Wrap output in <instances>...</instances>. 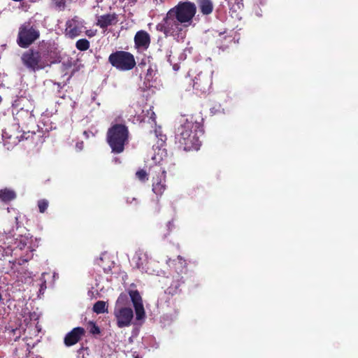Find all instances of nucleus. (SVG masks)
<instances>
[{"instance_id": "nucleus-1", "label": "nucleus", "mask_w": 358, "mask_h": 358, "mask_svg": "<svg viewBox=\"0 0 358 358\" xmlns=\"http://www.w3.org/2000/svg\"><path fill=\"white\" fill-rule=\"evenodd\" d=\"M196 13V6L189 1H179L176 6L171 8L157 24V31L164 34L166 36H179L193 22Z\"/></svg>"}, {"instance_id": "nucleus-2", "label": "nucleus", "mask_w": 358, "mask_h": 358, "mask_svg": "<svg viewBox=\"0 0 358 358\" xmlns=\"http://www.w3.org/2000/svg\"><path fill=\"white\" fill-rule=\"evenodd\" d=\"M199 119L192 115L178 129L176 140L179 148L185 151L198 150L201 145L199 138L203 134V118Z\"/></svg>"}, {"instance_id": "nucleus-3", "label": "nucleus", "mask_w": 358, "mask_h": 358, "mask_svg": "<svg viewBox=\"0 0 358 358\" xmlns=\"http://www.w3.org/2000/svg\"><path fill=\"white\" fill-rule=\"evenodd\" d=\"M129 131L128 127L124 124H114L108 129L106 134V140L115 154L122 153L124 147L129 143Z\"/></svg>"}, {"instance_id": "nucleus-4", "label": "nucleus", "mask_w": 358, "mask_h": 358, "mask_svg": "<svg viewBox=\"0 0 358 358\" xmlns=\"http://www.w3.org/2000/svg\"><path fill=\"white\" fill-rule=\"evenodd\" d=\"M21 60L27 69L34 72L44 69L54 63L48 59V55L45 51L42 52L34 48L24 52Z\"/></svg>"}, {"instance_id": "nucleus-5", "label": "nucleus", "mask_w": 358, "mask_h": 358, "mask_svg": "<svg viewBox=\"0 0 358 358\" xmlns=\"http://www.w3.org/2000/svg\"><path fill=\"white\" fill-rule=\"evenodd\" d=\"M108 62L110 65L120 71L132 70L136 64L133 54L124 50H116L108 57Z\"/></svg>"}, {"instance_id": "nucleus-6", "label": "nucleus", "mask_w": 358, "mask_h": 358, "mask_svg": "<svg viewBox=\"0 0 358 358\" xmlns=\"http://www.w3.org/2000/svg\"><path fill=\"white\" fill-rule=\"evenodd\" d=\"M40 37V31L30 22L22 24L18 30L17 43L22 48H27Z\"/></svg>"}, {"instance_id": "nucleus-7", "label": "nucleus", "mask_w": 358, "mask_h": 358, "mask_svg": "<svg viewBox=\"0 0 358 358\" xmlns=\"http://www.w3.org/2000/svg\"><path fill=\"white\" fill-rule=\"evenodd\" d=\"M192 81V88L195 93L199 94H206L210 92L212 85V77L208 73L200 72L194 79L186 78L185 83L189 84V86L185 87L186 91L190 90L191 82Z\"/></svg>"}, {"instance_id": "nucleus-8", "label": "nucleus", "mask_w": 358, "mask_h": 358, "mask_svg": "<svg viewBox=\"0 0 358 358\" xmlns=\"http://www.w3.org/2000/svg\"><path fill=\"white\" fill-rule=\"evenodd\" d=\"M149 175L152 177V191L157 196H162L166 189V172L159 164H155L149 168Z\"/></svg>"}, {"instance_id": "nucleus-9", "label": "nucleus", "mask_w": 358, "mask_h": 358, "mask_svg": "<svg viewBox=\"0 0 358 358\" xmlns=\"http://www.w3.org/2000/svg\"><path fill=\"white\" fill-rule=\"evenodd\" d=\"M114 315L119 328L130 326L134 317L133 310L129 307L115 308Z\"/></svg>"}, {"instance_id": "nucleus-10", "label": "nucleus", "mask_w": 358, "mask_h": 358, "mask_svg": "<svg viewBox=\"0 0 358 358\" xmlns=\"http://www.w3.org/2000/svg\"><path fill=\"white\" fill-rule=\"evenodd\" d=\"M173 264L174 271L178 274V278L173 282L171 285L173 286L176 289H178L181 283L185 282L183 277L180 275L183 273L187 274V264L186 260L182 256L178 255L177 257V259L173 260Z\"/></svg>"}, {"instance_id": "nucleus-11", "label": "nucleus", "mask_w": 358, "mask_h": 358, "mask_svg": "<svg viewBox=\"0 0 358 358\" xmlns=\"http://www.w3.org/2000/svg\"><path fill=\"white\" fill-rule=\"evenodd\" d=\"M134 47L138 51H145L151 43L150 35L145 30L138 31L134 38Z\"/></svg>"}, {"instance_id": "nucleus-12", "label": "nucleus", "mask_w": 358, "mask_h": 358, "mask_svg": "<svg viewBox=\"0 0 358 358\" xmlns=\"http://www.w3.org/2000/svg\"><path fill=\"white\" fill-rule=\"evenodd\" d=\"M85 335V330L84 328L80 327H75L66 334L64 338V343L67 347L74 345L78 343Z\"/></svg>"}, {"instance_id": "nucleus-13", "label": "nucleus", "mask_w": 358, "mask_h": 358, "mask_svg": "<svg viewBox=\"0 0 358 358\" xmlns=\"http://www.w3.org/2000/svg\"><path fill=\"white\" fill-rule=\"evenodd\" d=\"M117 15L115 13H108L97 17L96 24L101 29H106L108 27L115 25L117 23Z\"/></svg>"}, {"instance_id": "nucleus-14", "label": "nucleus", "mask_w": 358, "mask_h": 358, "mask_svg": "<svg viewBox=\"0 0 358 358\" xmlns=\"http://www.w3.org/2000/svg\"><path fill=\"white\" fill-rule=\"evenodd\" d=\"M66 33L71 38H73L80 34L81 29L78 25L76 20L72 19L66 22Z\"/></svg>"}, {"instance_id": "nucleus-15", "label": "nucleus", "mask_w": 358, "mask_h": 358, "mask_svg": "<svg viewBox=\"0 0 358 358\" xmlns=\"http://www.w3.org/2000/svg\"><path fill=\"white\" fill-rule=\"evenodd\" d=\"M197 4L203 15H210L213 13L214 10L213 0H197Z\"/></svg>"}, {"instance_id": "nucleus-16", "label": "nucleus", "mask_w": 358, "mask_h": 358, "mask_svg": "<svg viewBox=\"0 0 358 358\" xmlns=\"http://www.w3.org/2000/svg\"><path fill=\"white\" fill-rule=\"evenodd\" d=\"M16 198V193L15 191L5 188L0 190V201L8 203L14 200Z\"/></svg>"}, {"instance_id": "nucleus-17", "label": "nucleus", "mask_w": 358, "mask_h": 358, "mask_svg": "<svg viewBox=\"0 0 358 358\" xmlns=\"http://www.w3.org/2000/svg\"><path fill=\"white\" fill-rule=\"evenodd\" d=\"M93 311L96 314L108 313V306L103 301H96L92 308Z\"/></svg>"}, {"instance_id": "nucleus-18", "label": "nucleus", "mask_w": 358, "mask_h": 358, "mask_svg": "<svg viewBox=\"0 0 358 358\" xmlns=\"http://www.w3.org/2000/svg\"><path fill=\"white\" fill-rule=\"evenodd\" d=\"M128 293L134 306L143 304L142 297L137 289L129 290Z\"/></svg>"}, {"instance_id": "nucleus-19", "label": "nucleus", "mask_w": 358, "mask_h": 358, "mask_svg": "<svg viewBox=\"0 0 358 358\" xmlns=\"http://www.w3.org/2000/svg\"><path fill=\"white\" fill-rule=\"evenodd\" d=\"M90 41L86 38L79 39L76 43V47L80 51H85L90 48Z\"/></svg>"}, {"instance_id": "nucleus-20", "label": "nucleus", "mask_w": 358, "mask_h": 358, "mask_svg": "<svg viewBox=\"0 0 358 358\" xmlns=\"http://www.w3.org/2000/svg\"><path fill=\"white\" fill-rule=\"evenodd\" d=\"M136 313V318L137 320H143L145 316V309L143 304L134 306Z\"/></svg>"}, {"instance_id": "nucleus-21", "label": "nucleus", "mask_w": 358, "mask_h": 358, "mask_svg": "<svg viewBox=\"0 0 358 358\" xmlns=\"http://www.w3.org/2000/svg\"><path fill=\"white\" fill-rule=\"evenodd\" d=\"M128 301L127 295L124 293H121L117 299L115 308L124 307V306L127 304Z\"/></svg>"}, {"instance_id": "nucleus-22", "label": "nucleus", "mask_w": 358, "mask_h": 358, "mask_svg": "<svg viewBox=\"0 0 358 358\" xmlns=\"http://www.w3.org/2000/svg\"><path fill=\"white\" fill-rule=\"evenodd\" d=\"M88 329L90 334L93 335H98L101 333L100 328L96 324L92 321L88 322Z\"/></svg>"}, {"instance_id": "nucleus-23", "label": "nucleus", "mask_w": 358, "mask_h": 358, "mask_svg": "<svg viewBox=\"0 0 358 358\" xmlns=\"http://www.w3.org/2000/svg\"><path fill=\"white\" fill-rule=\"evenodd\" d=\"M149 172L147 173L146 171L143 169H140L136 171V178L141 182H145L148 180Z\"/></svg>"}, {"instance_id": "nucleus-24", "label": "nucleus", "mask_w": 358, "mask_h": 358, "mask_svg": "<svg viewBox=\"0 0 358 358\" xmlns=\"http://www.w3.org/2000/svg\"><path fill=\"white\" fill-rule=\"evenodd\" d=\"M146 116L148 117V122L149 123L156 125V114L154 112L152 108H150L149 110L146 112Z\"/></svg>"}, {"instance_id": "nucleus-25", "label": "nucleus", "mask_w": 358, "mask_h": 358, "mask_svg": "<svg viewBox=\"0 0 358 358\" xmlns=\"http://www.w3.org/2000/svg\"><path fill=\"white\" fill-rule=\"evenodd\" d=\"M48 201L46 199H41L38 201V207L39 212L44 213L48 207Z\"/></svg>"}, {"instance_id": "nucleus-26", "label": "nucleus", "mask_w": 358, "mask_h": 358, "mask_svg": "<svg viewBox=\"0 0 358 358\" xmlns=\"http://www.w3.org/2000/svg\"><path fill=\"white\" fill-rule=\"evenodd\" d=\"M55 6L59 10H64L66 8V0H52Z\"/></svg>"}, {"instance_id": "nucleus-27", "label": "nucleus", "mask_w": 358, "mask_h": 358, "mask_svg": "<svg viewBox=\"0 0 358 358\" xmlns=\"http://www.w3.org/2000/svg\"><path fill=\"white\" fill-rule=\"evenodd\" d=\"M154 75H155V71L153 70V69L151 66H150L148 68V69L147 70V73L145 75V79L148 81H150L152 79Z\"/></svg>"}, {"instance_id": "nucleus-28", "label": "nucleus", "mask_w": 358, "mask_h": 358, "mask_svg": "<svg viewBox=\"0 0 358 358\" xmlns=\"http://www.w3.org/2000/svg\"><path fill=\"white\" fill-rule=\"evenodd\" d=\"M166 227L167 228L168 232H171L173 229H175V224L173 223V221H169L167 222Z\"/></svg>"}, {"instance_id": "nucleus-29", "label": "nucleus", "mask_w": 358, "mask_h": 358, "mask_svg": "<svg viewBox=\"0 0 358 358\" xmlns=\"http://www.w3.org/2000/svg\"><path fill=\"white\" fill-rule=\"evenodd\" d=\"M83 135L85 136V138H89L90 136H94L92 131H84Z\"/></svg>"}, {"instance_id": "nucleus-30", "label": "nucleus", "mask_w": 358, "mask_h": 358, "mask_svg": "<svg viewBox=\"0 0 358 358\" xmlns=\"http://www.w3.org/2000/svg\"><path fill=\"white\" fill-rule=\"evenodd\" d=\"M86 35L90 36V37H92V36H94V33L92 30H87L86 31Z\"/></svg>"}, {"instance_id": "nucleus-31", "label": "nucleus", "mask_w": 358, "mask_h": 358, "mask_svg": "<svg viewBox=\"0 0 358 358\" xmlns=\"http://www.w3.org/2000/svg\"><path fill=\"white\" fill-rule=\"evenodd\" d=\"M217 110H216L214 107H213V108H210V113H211L212 114H215V113H216V111H217Z\"/></svg>"}, {"instance_id": "nucleus-32", "label": "nucleus", "mask_w": 358, "mask_h": 358, "mask_svg": "<svg viewBox=\"0 0 358 358\" xmlns=\"http://www.w3.org/2000/svg\"><path fill=\"white\" fill-rule=\"evenodd\" d=\"M44 287H45V288H46L45 282H43V283L42 284V285H41V290L42 289H43Z\"/></svg>"}, {"instance_id": "nucleus-33", "label": "nucleus", "mask_w": 358, "mask_h": 358, "mask_svg": "<svg viewBox=\"0 0 358 358\" xmlns=\"http://www.w3.org/2000/svg\"><path fill=\"white\" fill-rule=\"evenodd\" d=\"M83 142H81L80 143H77L76 146H77V147H78V146H79V145H83Z\"/></svg>"}, {"instance_id": "nucleus-34", "label": "nucleus", "mask_w": 358, "mask_h": 358, "mask_svg": "<svg viewBox=\"0 0 358 358\" xmlns=\"http://www.w3.org/2000/svg\"><path fill=\"white\" fill-rule=\"evenodd\" d=\"M127 201L128 203H131V201H129V197L127 198Z\"/></svg>"}, {"instance_id": "nucleus-35", "label": "nucleus", "mask_w": 358, "mask_h": 358, "mask_svg": "<svg viewBox=\"0 0 358 358\" xmlns=\"http://www.w3.org/2000/svg\"><path fill=\"white\" fill-rule=\"evenodd\" d=\"M132 201H136V199L135 198H132Z\"/></svg>"}, {"instance_id": "nucleus-36", "label": "nucleus", "mask_w": 358, "mask_h": 358, "mask_svg": "<svg viewBox=\"0 0 358 358\" xmlns=\"http://www.w3.org/2000/svg\"><path fill=\"white\" fill-rule=\"evenodd\" d=\"M136 358H138V357H136Z\"/></svg>"}]
</instances>
